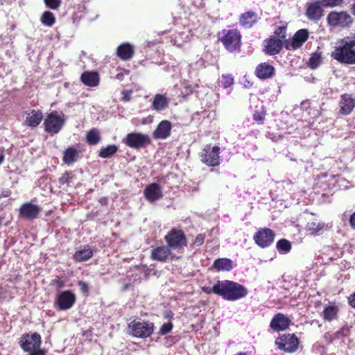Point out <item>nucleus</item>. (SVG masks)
I'll list each match as a JSON object with an SVG mask.
<instances>
[{
  "label": "nucleus",
  "instance_id": "nucleus-5",
  "mask_svg": "<svg viewBox=\"0 0 355 355\" xmlns=\"http://www.w3.org/2000/svg\"><path fill=\"white\" fill-rule=\"evenodd\" d=\"M328 24L331 27L348 28L353 24V18L345 11H331L327 17Z\"/></svg>",
  "mask_w": 355,
  "mask_h": 355
},
{
  "label": "nucleus",
  "instance_id": "nucleus-52",
  "mask_svg": "<svg viewBox=\"0 0 355 355\" xmlns=\"http://www.w3.org/2000/svg\"><path fill=\"white\" fill-rule=\"evenodd\" d=\"M4 154L2 151H0V164H2V162H3L4 160Z\"/></svg>",
  "mask_w": 355,
  "mask_h": 355
},
{
  "label": "nucleus",
  "instance_id": "nucleus-50",
  "mask_svg": "<svg viewBox=\"0 0 355 355\" xmlns=\"http://www.w3.org/2000/svg\"><path fill=\"white\" fill-rule=\"evenodd\" d=\"M53 285L56 286L57 288H62L64 286V283L62 280L60 279H54Z\"/></svg>",
  "mask_w": 355,
  "mask_h": 355
},
{
  "label": "nucleus",
  "instance_id": "nucleus-38",
  "mask_svg": "<svg viewBox=\"0 0 355 355\" xmlns=\"http://www.w3.org/2000/svg\"><path fill=\"white\" fill-rule=\"evenodd\" d=\"M276 247L281 254H286L291 250V244L286 239H281L277 241Z\"/></svg>",
  "mask_w": 355,
  "mask_h": 355
},
{
  "label": "nucleus",
  "instance_id": "nucleus-45",
  "mask_svg": "<svg viewBox=\"0 0 355 355\" xmlns=\"http://www.w3.org/2000/svg\"><path fill=\"white\" fill-rule=\"evenodd\" d=\"M266 113L265 112H258L255 111L253 114V119L258 123H263L265 118Z\"/></svg>",
  "mask_w": 355,
  "mask_h": 355
},
{
  "label": "nucleus",
  "instance_id": "nucleus-28",
  "mask_svg": "<svg viewBox=\"0 0 355 355\" xmlns=\"http://www.w3.org/2000/svg\"><path fill=\"white\" fill-rule=\"evenodd\" d=\"M211 268L218 271H230L234 268V263L227 258H218L214 261Z\"/></svg>",
  "mask_w": 355,
  "mask_h": 355
},
{
  "label": "nucleus",
  "instance_id": "nucleus-37",
  "mask_svg": "<svg viewBox=\"0 0 355 355\" xmlns=\"http://www.w3.org/2000/svg\"><path fill=\"white\" fill-rule=\"evenodd\" d=\"M324 227V224L323 223L312 221L307 223L306 229L311 232V234H319Z\"/></svg>",
  "mask_w": 355,
  "mask_h": 355
},
{
  "label": "nucleus",
  "instance_id": "nucleus-48",
  "mask_svg": "<svg viewBox=\"0 0 355 355\" xmlns=\"http://www.w3.org/2000/svg\"><path fill=\"white\" fill-rule=\"evenodd\" d=\"M78 286H80V288L82 292L87 293L89 291V286L86 282L80 281L78 282Z\"/></svg>",
  "mask_w": 355,
  "mask_h": 355
},
{
  "label": "nucleus",
  "instance_id": "nucleus-26",
  "mask_svg": "<svg viewBox=\"0 0 355 355\" xmlns=\"http://www.w3.org/2000/svg\"><path fill=\"white\" fill-rule=\"evenodd\" d=\"M275 68L268 63H261L257 65L255 70L257 76L261 79H266L274 74Z\"/></svg>",
  "mask_w": 355,
  "mask_h": 355
},
{
  "label": "nucleus",
  "instance_id": "nucleus-30",
  "mask_svg": "<svg viewBox=\"0 0 355 355\" xmlns=\"http://www.w3.org/2000/svg\"><path fill=\"white\" fill-rule=\"evenodd\" d=\"M93 256V251L88 245L84 246L83 248L77 250L73 258L76 261H85Z\"/></svg>",
  "mask_w": 355,
  "mask_h": 355
},
{
  "label": "nucleus",
  "instance_id": "nucleus-18",
  "mask_svg": "<svg viewBox=\"0 0 355 355\" xmlns=\"http://www.w3.org/2000/svg\"><path fill=\"white\" fill-rule=\"evenodd\" d=\"M291 320L284 314H276L270 321V327L275 331H284L288 328Z\"/></svg>",
  "mask_w": 355,
  "mask_h": 355
},
{
  "label": "nucleus",
  "instance_id": "nucleus-43",
  "mask_svg": "<svg viewBox=\"0 0 355 355\" xmlns=\"http://www.w3.org/2000/svg\"><path fill=\"white\" fill-rule=\"evenodd\" d=\"M173 327V324L171 322L164 323L160 327L159 330V334L162 336L166 335L172 331Z\"/></svg>",
  "mask_w": 355,
  "mask_h": 355
},
{
  "label": "nucleus",
  "instance_id": "nucleus-54",
  "mask_svg": "<svg viewBox=\"0 0 355 355\" xmlns=\"http://www.w3.org/2000/svg\"><path fill=\"white\" fill-rule=\"evenodd\" d=\"M171 312L166 313L165 314V318H171Z\"/></svg>",
  "mask_w": 355,
  "mask_h": 355
},
{
  "label": "nucleus",
  "instance_id": "nucleus-7",
  "mask_svg": "<svg viewBox=\"0 0 355 355\" xmlns=\"http://www.w3.org/2000/svg\"><path fill=\"white\" fill-rule=\"evenodd\" d=\"M277 347L288 353H293L298 349L299 340L294 334H283L275 340Z\"/></svg>",
  "mask_w": 355,
  "mask_h": 355
},
{
  "label": "nucleus",
  "instance_id": "nucleus-13",
  "mask_svg": "<svg viewBox=\"0 0 355 355\" xmlns=\"http://www.w3.org/2000/svg\"><path fill=\"white\" fill-rule=\"evenodd\" d=\"M76 295L71 291H64L61 292L57 297L55 303L61 311H65L71 309L76 302Z\"/></svg>",
  "mask_w": 355,
  "mask_h": 355
},
{
  "label": "nucleus",
  "instance_id": "nucleus-9",
  "mask_svg": "<svg viewBox=\"0 0 355 355\" xmlns=\"http://www.w3.org/2000/svg\"><path fill=\"white\" fill-rule=\"evenodd\" d=\"M220 148L207 145L200 154L202 162L209 166H216L220 164Z\"/></svg>",
  "mask_w": 355,
  "mask_h": 355
},
{
  "label": "nucleus",
  "instance_id": "nucleus-47",
  "mask_svg": "<svg viewBox=\"0 0 355 355\" xmlns=\"http://www.w3.org/2000/svg\"><path fill=\"white\" fill-rule=\"evenodd\" d=\"M71 177L68 173H64L62 174V175L60 178L59 182L60 184H66L70 182Z\"/></svg>",
  "mask_w": 355,
  "mask_h": 355
},
{
  "label": "nucleus",
  "instance_id": "nucleus-39",
  "mask_svg": "<svg viewBox=\"0 0 355 355\" xmlns=\"http://www.w3.org/2000/svg\"><path fill=\"white\" fill-rule=\"evenodd\" d=\"M323 8L343 7L345 0H319Z\"/></svg>",
  "mask_w": 355,
  "mask_h": 355
},
{
  "label": "nucleus",
  "instance_id": "nucleus-34",
  "mask_svg": "<svg viewBox=\"0 0 355 355\" xmlns=\"http://www.w3.org/2000/svg\"><path fill=\"white\" fill-rule=\"evenodd\" d=\"M118 150V147L114 145H108L106 147L101 148L98 153L99 157L102 158H108L114 155Z\"/></svg>",
  "mask_w": 355,
  "mask_h": 355
},
{
  "label": "nucleus",
  "instance_id": "nucleus-4",
  "mask_svg": "<svg viewBox=\"0 0 355 355\" xmlns=\"http://www.w3.org/2000/svg\"><path fill=\"white\" fill-rule=\"evenodd\" d=\"M218 38L227 51L240 49L241 35L237 29H224L218 33Z\"/></svg>",
  "mask_w": 355,
  "mask_h": 355
},
{
  "label": "nucleus",
  "instance_id": "nucleus-12",
  "mask_svg": "<svg viewBox=\"0 0 355 355\" xmlns=\"http://www.w3.org/2000/svg\"><path fill=\"white\" fill-rule=\"evenodd\" d=\"M274 239L275 234L269 228L259 230L253 236L255 243L262 248L270 246L273 243Z\"/></svg>",
  "mask_w": 355,
  "mask_h": 355
},
{
  "label": "nucleus",
  "instance_id": "nucleus-46",
  "mask_svg": "<svg viewBox=\"0 0 355 355\" xmlns=\"http://www.w3.org/2000/svg\"><path fill=\"white\" fill-rule=\"evenodd\" d=\"M205 236L203 234H199L194 239L193 244L196 246L201 245L205 241Z\"/></svg>",
  "mask_w": 355,
  "mask_h": 355
},
{
  "label": "nucleus",
  "instance_id": "nucleus-24",
  "mask_svg": "<svg viewBox=\"0 0 355 355\" xmlns=\"http://www.w3.org/2000/svg\"><path fill=\"white\" fill-rule=\"evenodd\" d=\"M170 255L171 250L168 247L160 245L152 250L150 257L155 261H165Z\"/></svg>",
  "mask_w": 355,
  "mask_h": 355
},
{
  "label": "nucleus",
  "instance_id": "nucleus-20",
  "mask_svg": "<svg viewBox=\"0 0 355 355\" xmlns=\"http://www.w3.org/2000/svg\"><path fill=\"white\" fill-rule=\"evenodd\" d=\"M309 31L306 29H300L297 31L293 39L292 42L286 45L288 49L295 50L300 48L302 44L308 40Z\"/></svg>",
  "mask_w": 355,
  "mask_h": 355
},
{
  "label": "nucleus",
  "instance_id": "nucleus-32",
  "mask_svg": "<svg viewBox=\"0 0 355 355\" xmlns=\"http://www.w3.org/2000/svg\"><path fill=\"white\" fill-rule=\"evenodd\" d=\"M78 155V152L75 148L69 147L64 152L63 162L71 165L77 160Z\"/></svg>",
  "mask_w": 355,
  "mask_h": 355
},
{
  "label": "nucleus",
  "instance_id": "nucleus-29",
  "mask_svg": "<svg viewBox=\"0 0 355 355\" xmlns=\"http://www.w3.org/2000/svg\"><path fill=\"white\" fill-rule=\"evenodd\" d=\"M83 83L89 87H96L99 84V76L97 72L85 71L80 77Z\"/></svg>",
  "mask_w": 355,
  "mask_h": 355
},
{
  "label": "nucleus",
  "instance_id": "nucleus-36",
  "mask_svg": "<svg viewBox=\"0 0 355 355\" xmlns=\"http://www.w3.org/2000/svg\"><path fill=\"white\" fill-rule=\"evenodd\" d=\"M86 138L89 144L96 145L101 140L100 132L97 129L93 128L87 132Z\"/></svg>",
  "mask_w": 355,
  "mask_h": 355
},
{
  "label": "nucleus",
  "instance_id": "nucleus-16",
  "mask_svg": "<svg viewBox=\"0 0 355 355\" xmlns=\"http://www.w3.org/2000/svg\"><path fill=\"white\" fill-rule=\"evenodd\" d=\"M172 130V124L168 120L162 121L153 132V137L156 139H166L170 137Z\"/></svg>",
  "mask_w": 355,
  "mask_h": 355
},
{
  "label": "nucleus",
  "instance_id": "nucleus-42",
  "mask_svg": "<svg viewBox=\"0 0 355 355\" xmlns=\"http://www.w3.org/2000/svg\"><path fill=\"white\" fill-rule=\"evenodd\" d=\"M44 2L46 7L53 10H58L62 3L61 0H44Z\"/></svg>",
  "mask_w": 355,
  "mask_h": 355
},
{
  "label": "nucleus",
  "instance_id": "nucleus-44",
  "mask_svg": "<svg viewBox=\"0 0 355 355\" xmlns=\"http://www.w3.org/2000/svg\"><path fill=\"white\" fill-rule=\"evenodd\" d=\"M275 33L276 36H277L278 39H284L286 36V26H279L276 28Z\"/></svg>",
  "mask_w": 355,
  "mask_h": 355
},
{
  "label": "nucleus",
  "instance_id": "nucleus-1",
  "mask_svg": "<svg viewBox=\"0 0 355 355\" xmlns=\"http://www.w3.org/2000/svg\"><path fill=\"white\" fill-rule=\"evenodd\" d=\"M331 55L341 64H355V35L338 41Z\"/></svg>",
  "mask_w": 355,
  "mask_h": 355
},
{
  "label": "nucleus",
  "instance_id": "nucleus-8",
  "mask_svg": "<svg viewBox=\"0 0 355 355\" xmlns=\"http://www.w3.org/2000/svg\"><path fill=\"white\" fill-rule=\"evenodd\" d=\"M64 123V119L57 112H51L44 120V130L50 134H57L62 129Z\"/></svg>",
  "mask_w": 355,
  "mask_h": 355
},
{
  "label": "nucleus",
  "instance_id": "nucleus-40",
  "mask_svg": "<svg viewBox=\"0 0 355 355\" xmlns=\"http://www.w3.org/2000/svg\"><path fill=\"white\" fill-rule=\"evenodd\" d=\"M202 291L206 294L214 293L220 295V281H218L213 286H202Z\"/></svg>",
  "mask_w": 355,
  "mask_h": 355
},
{
  "label": "nucleus",
  "instance_id": "nucleus-19",
  "mask_svg": "<svg viewBox=\"0 0 355 355\" xmlns=\"http://www.w3.org/2000/svg\"><path fill=\"white\" fill-rule=\"evenodd\" d=\"M355 107V98L348 94H343L339 101V113L342 115L349 114Z\"/></svg>",
  "mask_w": 355,
  "mask_h": 355
},
{
  "label": "nucleus",
  "instance_id": "nucleus-33",
  "mask_svg": "<svg viewBox=\"0 0 355 355\" xmlns=\"http://www.w3.org/2000/svg\"><path fill=\"white\" fill-rule=\"evenodd\" d=\"M322 62V52L315 51L311 55L309 60L308 62V66L312 69H315L318 68Z\"/></svg>",
  "mask_w": 355,
  "mask_h": 355
},
{
  "label": "nucleus",
  "instance_id": "nucleus-49",
  "mask_svg": "<svg viewBox=\"0 0 355 355\" xmlns=\"http://www.w3.org/2000/svg\"><path fill=\"white\" fill-rule=\"evenodd\" d=\"M348 300H349V304H350L353 308H354V309H355V293H353V294H352V295L349 297Z\"/></svg>",
  "mask_w": 355,
  "mask_h": 355
},
{
  "label": "nucleus",
  "instance_id": "nucleus-6",
  "mask_svg": "<svg viewBox=\"0 0 355 355\" xmlns=\"http://www.w3.org/2000/svg\"><path fill=\"white\" fill-rule=\"evenodd\" d=\"M129 329L133 336L145 338L153 334L154 331V324L150 321L133 320L129 324Z\"/></svg>",
  "mask_w": 355,
  "mask_h": 355
},
{
  "label": "nucleus",
  "instance_id": "nucleus-35",
  "mask_svg": "<svg viewBox=\"0 0 355 355\" xmlns=\"http://www.w3.org/2000/svg\"><path fill=\"white\" fill-rule=\"evenodd\" d=\"M40 21L43 25L51 27L55 22V17L51 12L45 11L42 13Z\"/></svg>",
  "mask_w": 355,
  "mask_h": 355
},
{
  "label": "nucleus",
  "instance_id": "nucleus-22",
  "mask_svg": "<svg viewBox=\"0 0 355 355\" xmlns=\"http://www.w3.org/2000/svg\"><path fill=\"white\" fill-rule=\"evenodd\" d=\"M259 19V17L256 12L253 11H248L240 16L239 23L242 27L249 28L255 24L258 21Z\"/></svg>",
  "mask_w": 355,
  "mask_h": 355
},
{
  "label": "nucleus",
  "instance_id": "nucleus-15",
  "mask_svg": "<svg viewBox=\"0 0 355 355\" xmlns=\"http://www.w3.org/2000/svg\"><path fill=\"white\" fill-rule=\"evenodd\" d=\"M323 15V6L319 0L307 4L306 15L309 20L318 21Z\"/></svg>",
  "mask_w": 355,
  "mask_h": 355
},
{
  "label": "nucleus",
  "instance_id": "nucleus-23",
  "mask_svg": "<svg viewBox=\"0 0 355 355\" xmlns=\"http://www.w3.org/2000/svg\"><path fill=\"white\" fill-rule=\"evenodd\" d=\"M134 53V46L128 42L120 44L116 49V55L122 60H130Z\"/></svg>",
  "mask_w": 355,
  "mask_h": 355
},
{
  "label": "nucleus",
  "instance_id": "nucleus-17",
  "mask_svg": "<svg viewBox=\"0 0 355 355\" xmlns=\"http://www.w3.org/2000/svg\"><path fill=\"white\" fill-rule=\"evenodd\" d=\"M144 194L146 200L151 203L163 197L162 187L157 183L147 185L144 191Z\"/></svg>",
  "mask_w": 355,
  "mask_h": 355
},
{
  "label": "nucleus",
  "instance_id": "nucleus-51",
  "mask_svg": "<svg viewBox=\"0 0 355 355\" xmlns=\"http://www.w3.org/2000/svg\"><path fill=\"white\" fill-rule=\"evenodd\" d=\"M349 223L352 228L355 230V212L351 216Z\"/></svg>",
  "mask_w": 355,
  "mask_h": 355
},
{
  "label": "nucleus",
  "instance_id": "nucleus-3",
  "mask_svg": "<svg viewBox=\"0 0 355 355\" xmlns=\"http://www.w3.org/2000/svg\"><path fill=\"white\" fill-rule=\"evenodd\" d=\"M19 343L21 349L28 352L29 355H45V352L41 349V336L37 332L23 334Z\"/></svg>",
  "mask_w": 355,
  "mask_h": 355
},
{
  "label": "nucleus",
  "instance_id": "nucleus-53",
  "mask_svg": "<svg viewBox=\"0 0 355 355\" xmlns=\"http://www.w3.org/2000/svg\"><path fill=\"white\" fill-rule=\"evenodd\" d=\"M351 11L352 14L355 15V1L351 5Z\"/></svg>",
  "mask_w": 355,
  "mask_h": 355
},
{
  "label": "nucleus",
  "instance_id": "nucleus-31",
  "mask_svg": "<svg viewBox=\"0 0 355 355\" xmlns=\"http://www.w3.org/2000/svg\"><path fill=\"white\" fill-rule=\"evenodd\" d=\"M338 313V308L337 306L329 305L324 307L322 311V318L326 320L331 322L336 319Z\"/></svg>",
  "mask_w": 355,
  "mask_h": 355
},
{
  "label": "nucleus",
  "instance_id": "nucleus-21",
  "mask_svg": "<svg viewBox=\"0 0 355 355\" xmlns=\"http://www.w3.org/2000/svg\"><path fill=\"white\" fill-rule=\"evenodd\" d=\"M169 102L166 94H156L151 99V107L156 112H162L168 107Z\"/></svg>",
  "mask_w": 355,
  "mask_h": 355
},
{
  "label": "nucleus",
  "instance_id": "nucleus-27",
  "mask_svg": "<svg viewBox=\"0 0 355 355\" xmlns=\"http://www.w3.org/2000/svg\"><path fill=\"white\" fill-rule=\"evenodd\" d=\"M43 119L42 113L40 110H33L28 113L25 124L28 126L35 128L37 127Z\"/></svg>",
  "mask_w": 355,
  "mask_h": 355
},
{
  "label": "nucleus",
  "instance_id": "nucleus-11",
  "mask_svg": "<svg viewBox=\"0 0 355 355\" xmlns=\"http://www.w3.org/2000/svg\"><path fill=\"white\" fill-rule=\"evenodd\" d=\"M169 248L177 250L187 245V239L182 230H172L165 236Z\"/></svg>",
  "mask_w": 355,
  "mask_h": 355
},
{
  "label": "nucleus",
  "instance_id": "nucleus-2",
  "mask_svg": "<svg viewBox=\"0 0 355 355\" xmlns=\"http://www.w3.org/2000/svg\"><path fill=\"white\" fill-rule=\"evenodd\" d=\"M248 289L242 284L230 281H220V296L227 301H236L247 296Z\"/></svg>",
  "mask_w": 355,
  "mask_h": 355
},
{
  "label": "nucleus",
  "instance_id": "nucleus-25",
  "mask_svg": "<svg viewBox=\"0 0 355 355\" xmlns=\"http://www.w3.org/2000/svg\"><path fill=\"white\" fill-rule=\"evenodd\" d=\"M265 51L269 55H276L280 52L282 49V42L280 39L273 37L265 41Z\"/></svg>",
  "mask_w": 355,
  "mask_h": 355
},
{
  "label": "nucleus",
  "instance_id": "nucleus-41",
  "mask_svg": "<svg viewBox=\"0 0 355 355\" xmlns=\"http://www.w3.org/2000/svg\"><path fill=\"white\" fill-rule=\"evenodd\" d=\"M234 83V78L231 75L223 74L220 83L224 88L230 87Z\"/></svg>",
  "mask_w": 355,
  "mask_h": 355
},
{
  "label": "nucleus",
  "instance_id": "nucleus-55",
  "mask_svg": "<svg viewBox=\"0 0 355 355\" xmlns=\"http://www.w3.org/2000/svg\"><path fill=\"white\" fill-rule=\"evenodd\" d=\"M235 355H246V353H244V352H239Z\"/></svg>",
  "mask_w": 355,
  "mask_h": 355
},
{
  "label": "nucleus",
  "instance_id": "nucleus-14",
  "mask_svg": "<svg viewBox=\"0 0 355 355\" xmlns=\"http://www.w3.org/2000/svg\"><path fill=\"white\" fill-rule=\"evenodd\" d=\"M42 208L31 202L23 204L19 209V216L26 220H34L38 218Z\"/></svg>",
  "mask_w": 355,
  "mask_h": 355
},
{
  "label": "nucleus",
  "instance_id": "nucleus-10",
  "mask_svg": "<svg viewBox=\"0 0 355 355\" xmlns=\"http://www.w3.org/2000/svg\"><path fill=\"white\" fill-rule=\"evenodd\" d=\"M123 142L132 148H140L150 144V139L148 135L131 132L127 135Z\"/></svg>",
  "mask_w": 355,
  "mask_h": 355
}]
</instances>
